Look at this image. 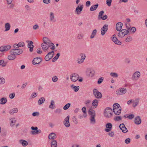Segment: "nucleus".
I'll return each instance as SVG.
<instances>
[{
  "label": "nucleus",
  "mask_w": 147,
  "mask_h": 147,
  "mask_svg": "<svg viewBox=\"0 0 147 147\" xmlns=\"http://www.w3.org/2000/svg\"><path fill=\"white\" fill-rule=\"evenodd\" d=\"M11 52L15 55H18L22 54L23 52V50L21 49H12L11 50Z\"/></svg>",
  "instance_id": "423d86ee"
},
{
  "label": "nucleus",
  "mask_w": 147,
  "mask_h": 147,
  "mask_svg": "<svg viewBox=\"0 0 147 147\" xmlns=\"http://www.w3.org/2000/svg\"><path fill=\"white\" fill-rule=\"evenodd\" d=\"M93 94L95 98L100 99L102 98V94L101 93L99 92L98 90L94 88L93 90Z\"/></svg>",
  "instance_id": "0eeeda50"
},
{
  "label": "nucleus",
  "mask_w": 147,
  "mask_h": 147,
  "mask_svg": "<svg viewBox=\"0 0 147 147\" xmlns=\"http://www.w3.org/2000/svg\"><path fill=\"white\" fill-rule=\"evenodd\" d=\"M5 31H7L9 30L11 27L9 23H6L5 25Z\"/></svg>",
  "instance_id": "58836bf2"
},
{
  "label": "nucleus",
  "mask_w": 147,
  "mask_h": 147,
  "mask_svg": "<svg viewBox=\"0 0 147 147\" xmlns=\"http://www.w3.org/2000/svg\"><path fill=\"white\" fill-rule=\"evenodd\" d=\"M119 107H121L120 105L117 103H115L113 105V110H114L118 109Z\"/></svg>",
  "instance_id": "79ce46f5"
},
{
  "label": "nucleus",
  "mask_w": 147,
  "mask_h": 147,
  "mask_svg": "<svg viewBox=\"0 0 147 147\" xmlns=\"http://www.w3.org/2000/svg\"><path fill=\"white\" fill-rule=\"evenodd\" d=\"M49 46V47L52 50H54L55 49V45L54 44L51 42V43L50 44H49V45H48Z\"/></svg>",
  "instance_id": "a18cd8bd"
},
{
  "label": "nucleus",
  "mask_w": 147,
  "mask_h": 147,
  "mask_svg": "<svg viewBox=\"0 0 147 147\" xmlns=\"http://www.w3.org/2000/svg\"><path fill=\"white\" fill-rule=\"evenodd\" d=\"M55 102L52 100H51V102L50 105L49 106V108L52 109H53L55 107Z\"/></svg>",
  "instance_id": "f704fd0d"
},
{
  "label": "nucleus",
  "mask_w": 147,
  "mask_h": 147,
  "mask_svg": "<svg viewBox=\"0 0 147 147\" xmlns=\"http://www.w3.org/2000/svg\"><path fill=\"white\" fill-rule=\"evenodd\" d=\"M39 115V112H35L33 113H32V115L33 116H38Z\"/></svg>",
  "instance_id": "13d9d810"
},
{
  "label": "nucleus",
  "mask_w": 147,
  "mask_h": 147,
  "mask_svg": "<svg viewBox=\"0 0 147 147\" xmlns=\"http://www.w3.org/2000/svg\"><path fill=\"white\" fill-rule=\"evenodd\" d=\"M49 16L50 21L55 22L56 20H54L55 16L54 13L52 12H51Z\"/></svg>",
  "instance_id": "c85d7f7f"
},
{
  "label": "nucleus",
  "mask_w": 147,
  "mask_h": 147,
  "mask_svg": "<svg viewBox=\"0 0 147 147\" xmlns=\"http://www.w3.org/2000/svg\"><path fill=\"white\" fill-rule=\"evenodd\" d=\"M41 132V130L40 129H38L37 130H32L31 131L30 133L32 135H35L40 133Z\"/></svg>",
  "instance_id": "2f4dec72"
},
{
  "label": "nucleus",
  "mask_w": 147,
  "mask_h": 147,
  "mask_svg": "<svg viewBox=\"0 0 147 147\" xmlns=\"http://www.w3.org/2000/svg\"><path fill=\"white\" fill-rule=\"evenodd\" d=\"M94 70L90 69L88 68L86 71V75L89 77H92L94 75Z\"/></svg>",
  "instance_id": "9d476101"
},
{
  "label": "nucleus",
  "mask_w": 147,
  "mask_h": 147,
  "mask_svg": "<svg viewBox=\"0 0 147 147\" xmlns=\"http://www.w3.org/2000/svg\"><path fill=\"white\" fill-rule=\"evenodd\" d=\"M41 61L42 59L41 57H36L32 61V64L33 65L39 64Z\"/></svg>",
  "instance_id": "dca6fc26"
},
{
  "label": "nucleus",
  "mask_w": 147,
  "mask_h": 147,
  "mask_svg": "<svg viewBox=\"0 0 147 147\" xmlns=\"http://www.w3.org/2000/svg\"><path fill=\"white\" fill-rule=\"evenodd\" d=\"M79 75L77 74L74 73L71 75L70 77L71 80L73 82H76L77 80L80 82H81L82 81L83 79L82 77H80L79 79Z\"/></svg>",
  "instance_id": "f03ea898"
},
{
  "label": "nucleus",
  "mask_w": 147,
  "mask_h": 147,
  "mask_svg": "<svg viewBox=\"0 0 147 147\" xmlns=\"http://www.w3.org/2000/svg\"><path fill=\"white\" fill-rule=\"evenodd\" d=\"M112 109L109 107H107L105 109L104 115L106 117L110 118L112 115Z\"/></svg>",
  "instance_id": "7ed1b4c3"
},
{
  "label": "nucleus",
  "mask_w": 147,
  "mask_h": 147,
  "mask_svg": "<svg viewBox=\"0 0 147 147\" xmlns=\"http://www.w3.org/2000/svg\"><path fill=\"white\" fill-rule=\"evenodd\" d=\"M140 76V73L139 71H136L133 73L132 77L131 79L133 80H137Z\"/></svg>",
  "instance_id": "39448f33"
},
{
  "label": "nucleus",
  "mask_w": 147,
  "mask_h": 147,
  "mask_svg": "<svg viewBox=\"0 0 147 147\" xmlns=\"http://www.w3.org/2000/svg\"><path fill=\"white\" fill-rule=\"evenodd\" d=\"M86 57V56L85 54L83 53H80L78 57V60H80V61H78V63L80 64L82 63Z\"/></svg>",
  "instance_id": "6e6552de"
},
{
  "label": "nucleus",
  "mask_w": 147,
  "mask_h": 147,
  "mask_svg": "<svg viewBox=\"0 0 147 147\" xmlns=\"http://www.w3.org/2000/svg\"><path fill=\"white\" fill-rule=\"evenodd\" d=\"M19 142L23 146H26L28 144V143L26 141L23 140H20Z\"/></svg>",
  "instance_id": "c756f323"
},
{
  "label": "nucleus",
  "mask_w": 147,
  "mask_h": 147,
  "mask_svg": "<svg viewBox=\"0 0 147 147\" xmlns=\"http://www.w3.org/2000/svg\"><path fill=\"white\" fill-rule=\"evenodd\" d=\"M105 127L107 128L105 129V130L106 132H108L111 130L112 125L111 123H108L106 125Z\"/></svg>",
  "instance_id": "6ab92c4d"
},
{
  "label": "nucleus",
  "mask_w": 147,
  "mask_h": 147,
  "mask_svg": "<svg viewBox=\"0 0 147 147\" xmlns=\"http://www.w3.org/2000/svg\"><path fill=\"white\" fill-rule=\"evenodd\" d=\"M54 54V51H52L49 52L45 56V61H49L53 57Z\"/></svg>",
  "instance_id": "1a4fd4ad"
},
{
  "label": "nucleus",
  "mask_w": 147,
  "mask_h": 147,
  "mask_svg": "<svg viewBox=\"0 0 147 147\" xmlns=\"http://www.w3.org/2000/svg\"><path fill=\"white\" fill-rule=\"evenodd\" d=\"M97 31L96 29H94L93 30L90 36V38H93L94 37V36L96 34Z\"/></svg>",
  "instance_id": "ea45409f"
},
{
  "label": "nucleus",
  "mask_w": 147,
  "mask_h": 147,
  "mask_svg": "<svg viewBox=\"0 0 147 147\" xmlns=\"http://www.w3.org/2000/svg\"><path fill=\"white\" fill-rule=\"evenodd\" d=\"M7 101L6 98H2L0 100V103L2 105H4L6 102Z\"/></svg>",
  "instance_id": "a19ab883"
},
{
  "label": "nucleus",
  "mask_w": 147,
  "mask_h": 147,
  "mask_svg": "<svg viewBox=\"0 0 147 147\" xmlns=\"http://www.w3.org/2000/svg\"><path fill=\"white\" fill-rule=\"evenodd\" d=\"M71 87V88L73 89L74 91L75 92H77L79 90L80 88V87L79 86H74L73 84L72 85Z\"/></svg>",
  "instance_id": "473e14b6"
},
{
  "label": "nucleus",
  "mask_w": 147,
  "mask_h": 147,
  "mask_svg": "<svg viewBox=\"0 0 147 147\" xmlns=\"http://www.w3.org/2000/svg\"><path fill=\"white\" fill-rule=\"evenodd\" d=\"M120 129L122 130V132L125 133L128 132V130H127V129L124 123L121 124L119 126Z\"/></svg>",
  "instance_id": "4468645a"
},
{
  "label": "nucleus",
  "mask_w": 147,
  "mask_h": 147,
  "mask_svg": "<svg viewBox=\"0 0 147 147\" xmlns=\"http://www.w3.org/2000/svg\"><path fill=\"white\" fill-rule=\"evenodd\" d=\"M98 3H96L95 5L92 6L90 8V10L91 11H93L95 10L98 7Z\"/></svg>",
  "instance_id": "4c0bfd02"
},
{
  "label": "nucleus",
  "mask_w": 147,
  "mask_h": 147,
  "mask_svg": "<svg viewBox=\"0 0 147 147\" xmlns=\"http://www.w3.org/2000/svg\"><path fill=\"white\" fill-rule=\"evenodd\" d=\"M104 78L103 77H100L98 79L97 83H102L103 81Z\"/></svg>",
  "instance_id": "4d7b16f0"
},
{
  "label": "nucleus",
  "mask_w": 147,
  "mask_h": 147,
  "mask_svg": "<svg viewBox=\"0 0 147 147\" xmlns=\"http://www.w3.org/2000/svg\"><path fill=\"white\" fill-rule=\"evenodd\" d=\"M71 105V104L70 103H67L63 107V109L65 110H66L68 109V108L70 107Z\"/></svg>",
  "instance_id": "de8ad7c7"
},
{
  "label": "nucleus",
  "mask_w": 147,
  "mask_h": 147,
  "mask_svg": "<svg viewBox=\"0 0 147 147\" xmlns=\"http://www.w3.org/2000/svg\"><path fill=\"white\" fill-rule=\"evenodd\" d=\"M10 55L8 56V59L9 60H12L15 59L16 58V56L12 53V52L10 51Z\"/></svg>",
  "instance_id": "5701e85b"
},
{
  "label": "nucleus",
  "mask_w": 147,
  "mask_h": 147,
  "mask_svg": "<svg viewBox=\"0 0 147 147\" xmlns=\"http://www.w3.org/2000/svg\"><path fill=\"white\" fill-rule=\"evenodd\" d=\"M122 118L120 116H116L114 118V119L115 121H119L122 119Z\"/></svg>",
  "instance_id": "09e8293b"
},
{
  "label": "nucleus",
  "mask_w": 147,
  "mask_h": 147,
  "mask_svg": "<svg viewBox=\"0 0 147 147\" xmlns=\"http://www.w3.org/2000/svg\"><path fill=\"white\" fill-rule=\"evenodd\" d=\"M127 91L126 89L124 88H120L116 91V94L118 95L124 94Z\"/></svg>",
  "instance_id": "f8f14e48"
},
{
  "label": "nucleus",
  "mask_w": 147,
  "mask_h": 147,
  "mask_svg": "<svg viewBox=\"0 0 147 147\" xmlns=\"http://www.w3.org/2000/svg\"><path fill=\"white\" fill-rule=\"evenodd\" d=\"M83 5H82L79 7L78 5V6L76 8L75 12L77 14L79 15L81 13V11L83 9Z\"/></svg>",
  "instance_id": "f3484780"
},
{
  "label": "nucleus",
  "mask_w": 147,
  "mask_h": 147,
  "mask_svg": "<svg viewBox=\"0 0 147 147\" xmlns=\"http://www.w3.org/2000/svg\"><path fill=\"white\" fill-rule=\"evenodd\" d=\"M50 0H43V2L45 4H49L50 3Z\"/></svg>",
  "instance_id": "338daca9"
},
{
  "label": "nucleus",
  "mask_w": 147,
  "mask_h": 147,
  "mask_svg": "<svg viewBox=\"0 0 147 147\" xmlns=\"http://www.w3.org/2000/svg\"><path fill=\"white\" fill-rule=\"evenodd\" d=\"M41 46L42 47V49L44 51H47L49 49V46L48 45H47V44L43 43L41 45Z\"/></svg>",
  "instance_id": "412c9836"
},
{
  "label": "nucleus",
  "mask_w": 147,
  "mask_h": 147,
  "mask_svg": "<svg viewBox=\"0 0 147 147\" xmlns=\"http://www.w3.org/2000/svg\"><path fill=\"white\" fill-rule=\"evenodd\" d=\"M19 47H23L24 45V42H19L18 44H17Z\"/></svg>",
  "instance_id": "3c124183"
},
{
  "label": "nucleus",
  "mask_w": 147,
  "mask_h": 147,
  "mask_svg": "<svg viewBox=\"0 0 147 147\" xmlns=\"http://www.w3.org/2000/svg\"><path fill=\"white\" fill-rule=\"evenodd\" d=\"M27 42L28 44V47L30 48V51L32 52L33 51L34 48V46L32 45L33 42L32 41H28Z\"/></svg>",
  "instance_id": "a211bd4d"
},
{
  "label": "nucleus",
  "mask_w": 147,
  "mask_h": 147,
  "mask_svg": "<svg viewBox=\"0 0 147 147\" xmlns=\"http://www.w3.org/2000/svg\"><path fill=\"white\" fill-rule=\"evenodd\" d=\"M61 112V109H57L54 111V112L56 113H60Z\"/></svg>",
  "instance_id": "5fc2aeb1"
},
{
  "label": "nucleus",
  "mask_w": 147,
  "mask_h": 147,
  "mask_svg": "<svg viewBox=\"0 0 147 147\" xmlns=\"http://www.w3.org/2000/svg\"><path fill=\"white\" fill-rule=\"evenodd\" d=\"M69 116H67L65 119L63 121V124L66 127H69L70 126V124L69 121Z\"/></svg>",
  "instance_id": "ddd939ff"
},
{
  "label": "nucleus",
  "mask_w": 147,
  "mask_h": 147,
  "mask_svg": "<svg viewBox=\"0 0 147 147\" xmlns=\"http://www.w3.org/2000/svg\"><path fill=\"white\" fill-rule=\"evenodd\" d=\"M125 142L127 144L129 143L130 142V139L129 138H127L126 139Z\"/></svg>",
  "instance_id": "680f3d73"
},
{
  "label": "nucleus",
  "mask_w": 147,
  "mask_h": 147,
  "mask_svg": "<svg viewBox=\"0 0 147 147\" xmlns=\"http://www.w3.org/2000/svg\"><path fill=\"white\" fill-rule=\"evenodd\" d=\"M11 48V46L9 45L2 46L0 47V51L1 52L7 51L10 49Z\"/></svg>",
  "instance_id": "2eb2a0df"
},
{
  "label": "nucleus",
  "mask_w": 147,
  "mask_h": 147,
  "mask_svg": "<svg viewBox=\"0 0 147 147\" xmlns=\"http://www.w3.org/2000/svg\"><path fill=\"white\" fill-rule=\"evenodd\" d=\"M48 138L49 139L53 140L56 138L57 136L55 133L52 132L49 134Z\"/></svg>",
  "instance_id": "b1692460"
},
{
  "label": "nucleus",
  "mask_w": 147,
  "mask_h": 147,
  "mask_svg": "<svg viewBox=\"0 0 147 147\" xmlns=\"http://www.w3.org/2000/svg\"><path fill=\"white\" fill-rule=\"evenodd\" d=\"M45 100V98L44 97H42L38 100V104L39 105H40L44 102Z\"/></svg>",
  "instance_id": "c9c22d12"
},
{
  "label": "nucleus",
  "mask_w": 147,
  "mask_h": 147,
  "mask_svg": "<svg viewBox=\"0 0 147 147\" xmlns=\"http://www.w3.org/2000/svg\"><path fill=\"white\" fill-rule=\"evenodd\" d=\"M43 43L47 44V45H49V44L51 43V41L47 37H44L43 38Z\"/></svg>",
  "instance_id": "7c9ffc66"
},
{
  "label": "nucleus",
  "mask_w": 147,
  "mask_h": 147,
  "mask_svg": "<svg viewBox=\"0 0 147 147\" xmlns=\"http://www.w3.org/2000/svg\"><path fill=\"white\" fill-rule=\"evenodd\" d=\"M134 117V115L133 114H131L128 116V118L129 119H131L133 118Z\"/></svg>",
  "instance_id": "052dcab7"
},
{
  "label": "nucleus",
  "mask_w": 147,
  "mask_h": 147,
  "mask_svg": "<svg viewBox=\"0 0 147 147\" xmlns=\"http://www.w3.org/2000/svg\"><path fill=\"white\" fill-rule=\"evenodd\" d=\"M134 122L137 125H139L141 123V120L140 116H138L135 118Z\"/></svg>",
  "instance_id": "4be33fe9"
},
{
  "label": "nucleus",
  "mask_w": 147,
  "mask_h": 147,
  "mask_svg": "<svg viewBox=\"0 0 147 147\" xmlns=\"http://www.w3.org/2000/svg\"><path fill=\"white\" fill-rule=\"evenodd\" d=\"M18 111V110L17 108H14L10 110L9 111V113L11 115H12L14 113H16Z\"/></svg>",
  "instance_id": "e433bc0d"
},
{
  "label": "nucleus",
  "mask_w": 147,
  "mask_h": 147,
  "mask_svg": "<svg viewBox=\"0 0 147 147\" xmlns=\"http://www.w3.org/2000/svg\"><path fill=\"white\" fill-rule=\"evenodd\" d=\"M139 100L140 99L139 98H135V100H134V101L133 102V103L132 105L133 107H136L139 104Z\"/></svg>",
  "instance_id": "a878e982"
},
{
  "label": "nucleus",
  "mask_w": 147,
  "mask_h": 147,
  "mask_svg": "<svg viewBox=\"0 0 147 147\" xmlns=\"http://www.w3.org/2000/svg\"><path fill=\"white\" fill-rule=\"evenodd\" d=\"M98 100L96 99H95L93 101L92 105L93 107H94L95 108H96L98 106Z\"/></svg>",
  "instance_id": "72a5a7b5"
},
{
  "label": "nucleus",
  "mask_w": 147,
  "mask_h": 147,
  "mask_svg": "<svg viewBox=\"0 0 147 147\" xmlns=\"http://www.w3.org/2000/svg\"><path fill=\"white\" fill-rule=\"evenodd\" d=\"M114 113L116 115H119L121 112V107H119V108L113 110Z\"/></svg>",
  "instance_id": "bb28decb"
},
{
  "label": "nucleus",
  "mask_w": 147,
  "mask_h": 147,
  "mask_svg": "<svg viewBox=\"0 0 147 147\" xmlns=\"http://www.w3.org/2000/svg\"><path fill=\"white\" fill-rule=\"evenodd\" d=\"M112 0H107L106 4L109 7L111 5Z\"/></svg>",
  "instance_id": "603ef678"
},
{
  "label": "nucleus",
  "mask_w": 147,
  "mask_h": 147,
  "mask_svg": "<svg viewBox=\"0 0 147 147\" xmlns=\"http://www.w3.org/2000/svg\"><path fill=\"white\" fill-rule=\"evenodd\" d=\"M132 40V37L131 36H129L125 40L126 42H129Z\"/></svg>",
  "instance_id": "6e6d98bb"
},
{
  "label": "nucleus",
  "mask_w": 147,
  "mask_h": 147,
  "mask_svg": "<svg viewBox=\"0 0 147 147\" xmlns=\"http://www.w3.org/2000/svg\"><path fill=\"white\" fill-rule=\"evenodd\" d=\"M52 79L54 82H56L58 80V78L56 76H55L53 77Z\"/></svg>",
  "instance_id": "864d4df0"
},
{
  "label": "nucleus",
  "mask_w": 147,
  "mask_h": 147,
  "mask_svg": "<svg viewBox=\"0 0 147 147\" xmlns=\"http://www.w3.org/2000/svg\"><path fill=\"white\" fill-rule=\"evenodd\" d=\"M73 121L75 124L77 125L78 124V120L76 118L75 116H73L72 117Z\"/></svg>",
  "instance_id": "49530a36"
},
{
  "label": "nucleus",
  "mask_w": 147,
  "mask_h": 147,
  "mask_svg": "<svg viewBox=\"0 0 147 147\" xmlns=\"http://www.w3.org/2000/svg\"><path fill=\"white\" fill-rule=\"evenodd\" d=\"M112 40L116 44L120 45L121 44V42L116 37L112 38Z\"/></svg>",
  "instance_id": "393cba45"
},
{
  "label": "nucleus",
  "mask_w": 147,
  "mask_h": 147,
  "mask_svg": "<svg viewBox=\"0 0 147 147\" xmlns=\"http://www.w3.org/2000/svg\"><path fill=\"white\" fill-rule=\"evenodd\" d=\"M119 31V32L118 34V36L119 37L121 38L123 37L129 33L128 30H127L126 29H123Z\"/></svg>",
  "instance_id": "20e7f679"
},
{
  "label": "nucleus",
  "mask_w": 147,
  "mask_h": 147,
  "mask_svg": "<svg viewBox=\"0 0 147 147\" xmlns=\"http://www.w3.org/2000/svg\"><path fill=\"white\" fill-rule=\"evenodd\" d=\"M88 113L90 115V123L92 124H94L96 123L95 117L96 113L95 111L92 109L90 108L88 111Z\"/></svg>",
  "instance_id": "f257e3e1"
},
{
  "label": "nucleus",
  "mask_w": 147,
  "mask_h": 147,
  "mask_svg": "<svg viewBox=\"0 0 147 147\" xmlns=\"http://www.w3.org/2000/svg\"><path fill=\"white\" fill-rule=\"evenodd\" d=\"M13 49H19V47L17 45V44L16 43L14 44L13 46Z\"/></svg>",
  "instance_id": "774afa93"
},
{
  "label": "nucleus",
  "mask_w": 147,
  "mask_h": 147,
  "mask_svg": "<svg viewBox=\"0 0 147 147\" xmlns=\"http://www.w3.org/2000/svg\"><path fill=\"white\" fill-rule=\"evenodd\" d=\"M57 143L56 140H52L51 142V147H57Z\"/></svg>",
  "instance_id": "cd10ccee"
},
{
  "label": "nucleus",
  "mask_w": 147,
  "mask_h": 147,
  "mask_svg": "<svg viewBox=\"0 0 147 147\" xmlns=\"http://www.w3.org/2000/svg\"><path fill=\"white\" fill-rule=\"evenodd\" d=\"M60 55V54L59 53H57L55 57L53 59L52 61L53 62L55 61L58 59Z\"/></svg>",
  "instance_id": "c03bdc74"
},
{
  "label": "nucleus",
  "mask_w": 147,
  "mask_h": 147,
  "mask_svg": "<svg viewBox=\"0 0 147 147\" xmlns=\"http://www.w3.org/2000/svg\"><path fill=\"white\" fill-rule=\"evenodd\" d=\"M104 13V11H101L99 12L98 16V19H100V18L101 17H102Z\"/></svg>",
  "instance_id": "8fccbe9b"
},
{
  "label": "nucleus",
  "mask_w": 147,
  "mask_h": 147,
  "mask_svg": "<svg viewBox=\"0 0 147 147\" xmlns=\"http://www.w3.org/2000/svg\"><path fill=\"white\" fill-rule=\"evenodd\" d=\"M130 31H131L133 33H134L136 30V28L134 27H132L131 28H130Z\"/></svg>",
  "instance_id": "e2e57ef3"
},
{
  "label": "nucleus",
  "mask_w": 147,
  "mask_h": 147,
  "mask_svg": "<svg viewBox=\"0 0 147 147\" xmlns=\"http://www.w3.org/2000/svg\"><path fill=\"white\" fill-rule=\"evenodd\" d=\"M15 96V94L14 93H12L10 94L9 95V98L11 99L13 98Z\"/></svg>",
  "instance_id": "bf43d9fd"
},
{
  "label": "nucleus",
  "mask_w": 147,
  "mask_h": 147,
  "mask_svg": "<svg viewBox=\"0 0 147 147\" xmlns=\"http://www.w3.org/2000/svg\"><path fill=\"white\" fill-rule=\"evenodd\" d=\"M108 26L107 24H105L101 29V34L102 36L104 35L108 30Z\"/></svg>",
  "instance_id": "9b49d317"
},
{
  "label": "nucleus",
  "mask_w": 147,
  "mask_h": 147,
  "mask_svg": "<svg viewBox=\"0 0 147 147\" xmlns=\"http://www.w3.org/2000/svg\"><path fill=\"white\" fill-rule=\"evenodd\" d=\"M33 28L34 30H36L39 28V26L38 25L36 24L33 26Z\"/></svg>",
  "instance_id": "0e129e2a"
},
{
  "label": "nucleus",
  "mask_w": 147,
  "mask_h": 147,
  "mask_svg": "<svg viewBox=\"0 0 147 147\" xmlns=\"http://www.w3.org/2000/svg\"><path fill=\"white\" fill-rule=\"evenodd\" d=\"M110 75L113 78H117L118 76V75L117 73L115 72H111Z\"/></svg>",
  "instance_id": "37998d69"
},
{
  "label": "nucleus",
  "mask_w": 147,
  "mask_h": 147,
  "mask_svg": "<svg viewBox=\"0 0 147 147\" xmlns=\"http://www.w3.org/2000/svg\"><path fill=\"white\" fill-rule=\"evenodd\" d=\"M108 17L107 15H104L103 17H101L100 18V19H101L102 20H105L107 19Z\"/></svg>",
  "instance_id": "69168bd1"
},
{
  "label": "nucleus",
  "mask_w": 147,
  "mask_h": 147,
  "mask_svg": "<svg viewBox=\"0 0 147 147\" xmlns=\"http://www.w3.org/2000/svg\"><path fill=\"white\" fill-rule=\"evenodd\" d=\"M123 26V23L121 22H119L117 23L116 25V28L117 31H120L122 29Z\"/></svg>",
  "instance_id": "aec40b11"
}]
</instances>
